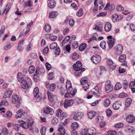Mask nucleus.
I'll return each mask as SVG.
<instances>
[{
	"instance_id": "nucleus-48",
	"label": "nucleus",
	"mask_w": 135,
	"mask_h": 135,
	"mask_svg": "<svg viewBox=\"0 0 135 135\" xmlns=\"http://www.w3.org/2000/svg\"><path fill=\"white\" fill-rule=\"evenodd\" d=\"M120 16L117 15H112L113 16V21L114 22L115 20L117 21L118 20H120L119 18V17Z\"/></svg>"
},
{
	"instance_id": "nucleus-64",
	"label": "nucleus",
	"mask_w": 135,
	"mask_h": 135,
	"mask_svg": "<svg viewBox=\"0 0 135 135\" xmlns=\"http://www.w3.org/2000/svg\"><path fill=\"white\" fill-rule=\"evenodd\" d=\"M88 129L87 128H85L82 130V132L83 133V135H85L88 133Z\"/></svg>"
},
{
	"instance_id": "nucleus-62",
	"label": "nucleus",
	"mask_w": 135,
	"mask_h": 135,
	"mask_svg": "<svg viewBox=\"0 0 135 135\" xmlns=\"http://www.w3.org/2000/svg\"><path fill=\"white\" fill-rule=\"evenodd\" d=\"M127 95L126 93H122L119 94L118 97L120 98H124L127 97Z\"/></svg>"
},
{
	"instance_id": "nucleus-46",
	"label": "nucleus",
	"mask_w": 135,
	"mask_h": 135,
	"mask_svg": "<svg viewBox=\"0 0 135 135\" xmlns=\"http://www.w3.org/2000/svg\"><path fill=\"white\" fill-rule=\"evenodd\" d=\"M93 30H97L98 31L101 32L102 30V27H99L97 25H95V27L93 28Z\"/></svg>"
},
{
	"instance_id": "nucleus-59",
	"label": "nucleus",
	"mask_w": 135,
	"mask_h": 135,
	"mask_svg": "<svg viewBox=\"0 0 135 135\" xmlns=\"http://www.w3.org/2000/svg\"><path fill=\"white\" fill-rule=\"evenodd\" d=\"M107 133L110 135H116L117 134L116 132L115 131H109Z\"/></svg>"
},
{
	"instance_id": "nucleus-6",
	"label": "nucleus",
	"mask_w": 135,
	"mask_h": 135,
	"mask_svg": "<svg viewBox=\"0 0 135 135\" xmlns=\"http://www.w3.org/2000/svg\"><path fill=\"white\" fill-rule=\"evenodd\" d=\"M100 56L98 55H93L91 58V60L95 64L99 63L101 60Z\"/></svg>"
},
{
	"instance_id": "nucleus-2",
	"label": "nucleus",
	"mask_w": 135,
	"mask_h": 135,
	"mask_svg": "<svg viewBox=\"0 0 135 135\" xmlns=\"http://www.w3.org/2000/svg\"><path fill=\"white\" fill-rule=\"evenodd\" d=\"M18 123L20 124H15L13 126V128L16 131L19 130L21 126L25 129H27L31 125L30 123H27L26 124L25 122L23 120L19 121Z\"/></svg>"
},
{
	"instance_id": "nucleus-18",
	"label": "nucleus",
	"mask_w": 135,
	"mask_h": 135,
	"mask_svg": "<svg viewBox=\"0 0 135 135\" xmlns=\"http://www.w3.org/2000/svg\"><path fill=\"white\" fill-rule=\"evenodd\" d=\"M112 28V25L109 22H108L105 23V31L107 32L109 31Z\"/></svg>"
},
{
	"instance_id": "nucleus-45",
	"label": "nucleus",
	"mask_w": 135,
	"mask_h": 135,
	"mask_svg": "<svg viewBox=\"0 0 135 135\" xmlns=\"http://www.w3.org/2000/svg\"><path fill=\"white\" fill-rule=\"evenodd\" d=\"M10 5V3H8L7 5L6 6V8H5L4 9L3 11V12L2 13V14L3 15L4 13L5 12H6V14H7V13L8 11H9V6Z\"/></svg>"
},
{
	"instance_id": "nucleus-25",
	"label": "nucleus",
	"mask_w": 135,
	"mask_h": 135,
	"mask_svg": "<svg viewBox=\"0 0 135 135\" xmlns=\"http://www.w3.org/2000/svg\"><path fill=\"white\" fill-rule=\"evenodd\" d=\"M58 15L57 12L54 11L51 12L49 13V17L50 18H53L55 17Z\"/></svg>"
},
{
	"instance_id": "nucleus-52",
	"label": "nucleus",
	"mask_w": 135,
	"mask_h": 135,
	"mask_svg": "<svg viewBox=\"0 0 135 135\" xmlns=\"http://www.w3.org/2000/svg\"><path fill=\"white\" fill-rule=\"evenodd\" d=\"M87 79L86 78H83L81 79L80 82L81 85L88 83L87 82Z\"/></svg>"
},
{
	"instance_id": "nucleus-3",
	"label": "nucleus",
	"mask_w": 135,
	"mask_h": 135,
	"mask_svg": "<svg viewBox=\"0 0 135 135\" xmlns=\"http://www.w3.org/2000/svg\"><path fill=\"white\" fill-rule=\"evenodd\" d=\"M39 89L37 87H36L33 90V95L34 97L36 98L38 101H40L42 98L41 93L39 92Z\"/></svg>"
},
{
	"instance_id": "nucleus-29",
	"label": "nucleus",
	"mask_w": 135,
	"mask_h": 135,
	"mask_svg": "<svg viewBox=\"0 0 135 135\" xmlns=\"http://www.w3.org/2000/svg\"><path fill=\"white\" fill-rule=\"evenodd\" d=\"M56 3L54 0L51 1L50 2L48 3V6L50 8H52L55 6Z\"/></svg>"
},
{
	"instance_id": "nucleus-47",
	"label": "nucleus",
	"mask_w": 135,
	"mask_h": 135,
	"mask_svg": "<svg viewBox=\"0 0 135 135\" xmlns=\"http://www.w3.org/2000/svg\"><path fill=\"white\" fill-rule=\"evenodd\" d=\"M126 130L129 132H133L134 131L133 128L131 126H128L126 127Z\"/></svg>"
},
{
	"instance_id": "nucleus-26",
	"label": "nucleus",
	"mask_w": 135,
	"mask_h": 135,
	"mask_svg": "<svg viewBox=\"0 0 135 135\" xmlns=\"http://www.w3.org/2000/svg\"><path fill=\"white\" fill-rule=\"evenodd\" d=\"M11 47V43L9 42H7L4 45L3 50H7L8 49H10Z\"/></svg>"
},
{
	"instance_id": "nucleus-20",
	"label": "nucleus",
	"mask_w": 135,
	"mask_h": 135,
	"mask_svg": "<svg viewBox=\"0 0 135 135\" xmlns=\"http://www.w3.org/2000/svg\"><path fill=\"white\" fill-rule=\"evenodd\" d=\"M135 120L134 117L132 115H129L127 118V121L129 123H132Z\"/></svg>"
},
{
	"instance_id": "nucleus-33",
	"label": "nucleus",
	"mask_w": 135,
	"mask_h": 135,
	"mask_svg": "<svg viewBox=\"0 0 135 135\" xmlns=\"http://www.w3.org/2000/svg\"><path fill=\"white\" fill-rule=\"evenodd\" d=\"M86 45L85 43H82L79 45V49L80 51H82L85 49L86 47Z\"/></svg>"
},
{
	"instance_id": "nucleus-50",
	"label": "nucleus",
	"mask_w": 135,
	"mask_h": 135,
	"mask_svg": "<svg viewBox=\"0 0 135 135\" xmlns=\"http://www.w3.org/2000/svg\"><path fill=\"white\" fill-rule=\"evenodd\" d=\"M47 95L49 99L51 101H53V96L52 94L51 93H47Z\"/></svg>"
},
{
	"instance_id": "nucleus-31",
	"label": "nucleus",
	"mask_w": 135,
	"mask_h": 135,
	"mask_svg": "<svg viewBox=\"0 0 135 135\" xmlns=\"http://www.w3.org/2000/svg\"><path fill=\"white\" fill-rule=\"evenodd\" d=\"M122 87V85L121 83L118 82L114 86V89L115 90H118L121 89Z\"/></svg>"
},
{
	"instance_id": "nucleus-44",
	"label": "nucleus",
	"mask_w": 135,
	"mask_h": 135,
	"mask_svg": "<svg viewBox=\"0 0 135 135\" xmlns=\"http://www.w3.org/2000/svg\"><path fill=\"white\" fill-rule=\"evenodd\" d=\"M35 67L34 66H31L29 67L28 71L30 74H32L35 71Z\"/></svg>"
},
{
	"instance_id": "nucleus-19",
	"label": "nucleus",
	"mask_w": 135,
	"mask_h": 135,
	"mask_svg": "<svg viewBox=\"0 0 135 135\" xmlns=\"http://www.w3.org/2000/svg\"><path fill=\"white\" fill-rule=\"evenodd\" d=\"M94 89L95 90V91H91V92H92V93H93L94 95L97 97H99L100 95L101 94L99 91V88L98 86H96Z\"/></svg>"
},
{
	"instance_id": "nucleus-21",
	"label": "nucleus",
	"mask_w": 135,
	"mask_h": 135,
	"mask_svg": "<svg viewBox=\"0 0 135 135\" xmlns=\"http://www.w3.org/2000/svg\"><path fill=\"white\" fill-rule=\"evenodd\" d=\"M18 100V96L16 94H13L12 96V102L13 104L16 103Z\"/></svg>"
},
{
	"instance_id": "nucleus-53",
	"label": "nucleus",
	"mask_w": 135,
	"mask_h": 135,
	"mask_svg": "<svg viewBox=\"0 0 135 135\" xmlns=\"http://www.w3.org/2000/svg\"><path fill=\"white\" fill-rule=\"evenodd\" d=\"M124 124L121 123L116 124L115 125V127L117 128H120L123 126Z\"/></svg>"
},
{
	"instance_id": "nucleus-32",
	"label": "nucleus",
	"mask_w": 135,
	"mask_h": 135,
	"mask_svg": "<svg viewBox=\"0 0 135 135\" xmlns=\"http://www.w3.org/2000/svg\"><path fill=\"white\" fill-rule=\"evenodd\" d=\"M89 132L91 135H95L96 134V130L94 128L92 127L89 129Z\"/></svg>"
},
{
	"instance_id": "nucleus-49",
	"label": "nucleus",
	"mask_w": 135,
	"mask_h": 135,
	"mask_svg": "<svg viewBox=\"0 0 135 135\" xmlns=\"http://www.w3.org/2000/svg\"><path fill=\"white\" fill-rule=\"evenodd\" d=\"M106 44V42L104 41H103L100 44V46L103 49H105Z\"/></svg>"
},
{
	"instance_id": "nucleus-11",
	"label": "nucleus",
	"mask_w": 135,
	"mask_h": 135,
	"mask_svg": "<svg viewBox=\"0 0 135 135\" xmlns=\"http://www.w3.org/2000/svg\"><path fill=\"white\" fill-rule=\"evenodd\" d=\"M74 100L72 99L68 100L65 99L64 103V107L65 108H67L71 106L74 103Z\"/></svg>"
},
{
	"instance_id": "nucleus-38",
	"label": "nucleus",
	"mask_w": 135,
	"mask_h": 135,
	"mask_svg": "<svg viewBox=\"0 0 135 135\" xmlns=\"http://www.w3.org/2000/svg\"><path fill=\"white\" fill-rule=\"evenodd\" d=\"M83 9L82 8H81L77 12L76 15L78 17H80L83 15Z\"/></svg>"
},
{
	"instance_id": "nucleus-37",
	"label": "nucleus",
	"mask_w": 135,
	"mask_h": 135,
	"mask_svg": "<svg viewBox=\"0 0 135 135\" xmlns=\"http://www.w3.org/2000/svg\"><path fill=\"white\" fill-rule=\"evenodd\" d=\"M57 47V44L56 42L52 43L50 45V49L51 50H53Z\"/></svg>"
},
{
	"instance_id": "nucleus-27",
	"label": "nucleus",
	"mask_w": 135,
	"mask_h": 135,
	"mask_svg": "<svg viewBox=\"0 0 135 135\" xmlns=\"http://www.w3.org/2000/svg\"><path fill=\"white\" fill-rule=\"evenodd\" d=\"M12 116V112L9 111H8L4 115V117L7 119L11 118Z\"/></svg>"
},
{
	"instance_id": "nucleus-57",
	"label": "nucleus",
	"mask_w": 135,
	"mask_h": 135,
	"mask_svg": "<svg viewBox=\"0 0 135 135\" xmlns=\"http://www.w3.org/2000/svg\"><path fill=\"white\" fill-rule=\"evenodd\" d=\"M106 112L108 117L110 116L112 114V112L110 109H107L106 111Z\"/></svg>"
},
{
	"instance_id": "nucleus-35",
	"label": "nucleus",
	"mask_w": 135,
	"mask_h": 135,
	"mask_svg": "<svg viewBox=\"0 0 135 135\" xmlns=\"http://www.w3.org/2000/svg\"><path fill=\"white\" fill-rule=\"evenodd\" d=\"M72 59L73 60H77L79 57V55L76 52H74L72 55Z\"/></svg>"
},
{
	"instance_id": "nucleus-13",
	"label": "nucleus",
	"mask_w": 135,
	"mask_h": 135,
	"mask_svg": "<svg viewBox=\"0 0 135 135\" xmlns=\"http://www.w3.org/2000/svg\"><path fill=\"white\" fill-rule=\"evenodd\" d=\"M115 8L114 5L113 4H110L109 3L107 4L105 7L104 8V10L105 11L109 10L110 11H112Z\"/></svg>"
},
{
	"instance_id": "nucleus-42",
	"label": "nucleus",
	"mask_w": 135,
	"mask_h": 135,
	"mask_svg": "<svg viewBox=\"0 0 135 135\" xmlns=\"http://www.w3.org/2000/svg\"><path fill=\"white\" fill-rule=\"evenodd\" d=\"M82 85H83V88L85 91H86V90L88 89L89 88V84L88 83H85Z\"/></svg>"
},
{
	"instance_id": "nucleus-58",
	"label": "nucleus",
	"mask_w": 135,
	"mask_h": 135,
	"mask_svg": "<svg viewBox=\"0 0 135 135\" xmlns=\"http://www.w3.org/2000/svg\"><path fill=\"white\" fill-rule=\"evenodd\" d=\"M58 122V120L56 118H54L52 121V123L53 124H56Z\"/></svg>"
},
{
	"instance_id": "nucleus-54",
	"label": "nucleus",
	"mask_w": 135,
	"mask_h": 135,
	"mask_svg": "<svg viewBox=\"0 0 135 135\" xmlns=\"http://www.w3.org/2000/svg\"><path fill=\"white\" fill-rule=\"evenodd\" d=\"M46 128L45 127H43L40 130V132L42 135H45Z\"/></svg>"
},
{
	"instance_id": "nucleus-17",
	"label": "nucleus",
	"mask_w": 135,
	"mask_h": 135,
	"mask_svg": "<svg viewBox=\"0 0 135 135\" xmlns=\"http://www.w3.org/2000/svg\"><path fill=\"white\" fill-rule=\"evenodd\" d=\"M121 102L120 101L115 102L113 104V107L115 110H118L121 105Z\"/></svg>"
},
{
	"instance_id": "nucleus-5",
	"label": "nucleus",
	"mask_w": 135,
	"mask_h": 135,
	"mask_svg": "<svg viewBox=\"0 0 135 135\" xmlns=\"http://www.w3.org/2000/svg\"><path fill=\"white\" fill-rule=\"evenodd\" d=\"M56 115L61 120L65 118L66 117V113L64 112H62L61 110L60 109H59L56 110Z\"/></svg>"
},
{
	"instance_id": "nucleus-7",
	"label": "nucleus",
	"mask_w": 135,
	"mask_h": 135,
	"mask_svg": "<svg viewBox=\"0 0 135 135\" xmlns=\"http://www.w3.org/2000/svg\"><path fill=\"white\" fill-rule=\"evenodd\" d=\"M107 38L108 39L107 41L108 44L109 46V48H111L113 46L114 43V39L112 38L111 36H108Z\"/></svg>"
},
{
	"instance_id": "nucleus-16",
	"label": "nucleus",
	"mask_w": 135,
	"mask_h": 135,
	"mask_svg": "<svg viewBox=\"0 0 135 135\" xmlns=\"http://www.w3.org/2000/svg\"><path fill=\"white\" fill-rule=\"evenodd\" d=\"M83 114L80 112H78L74 114V119L76 120H78L81 119L82 117Z\"/></svg>"
},
{
	"instance_id": "nucleus-15",
	"label": "nucleus",
	"mask_w": 135,
	"mask_h": 135,
	"mask_svg": "<svg viewBox=\"0 0 135 135\" xmlns=\"http://www.w3.org/2000/svg\"><path fill=\"white\" fill-rule=\"evenodd\" d=\"M65 124L63 122L61 123L59 125V128L58 129V131L59 132L65 133V129L64 128V126Z\"/></svg>"
},
{
	"instance_id": "nucleus-12",
	"label": "nucleus",
	"mask_w": 135,
	"mask_h": 135,
	"mask_svg": "<svg viewBox=\"0 0 135 135\" xmlns=\"http://www.w3.org/2000/svg\"><path fill=\"white\" fill-rule=\"evenodd\" d=\"M44 111L45 113L46 114H49L51 115H53L54 112V110L50 107L45 108Z\"/></svg>"
},
{
	"instance_id": "nucleus-60",
	"label": "nucleus",
	"mask_w": 135,
	"mask_h": 135,
	"mask_svg": "<svg viewBox=\"0 0 135 135\" xmlns=\"http://www.w3.org/2000/svg\"><path fill=\"white\" fill-rule=\"evenodd\" d=\"M117 9L118 11H121L124 10V8L121 5H119L117 7Z\"/></svg>"
},
{
	"instance_id": "nucleus-9",
	"label": "nucleus",
	"mask_w": 135,
	"mask_h": 135,
	"mask_svg": "<svg viewBox=\"0 0 135 135\" xmlns=\"http://www.w3.org/2000/svg\"><path fill=\"white\" fill-rule=\"evenodd\" d=\"M74 69L76 71H80L82 68V64L80 61L77 62L73 65Z\"/></svg>"
},
{
	"instance_id": "nucleus-4",
	"label": "nucleus",
	"mask_w": 135,
	"mask_h": 135,
	"mask_svg": "<svg viewBox=\"0 0 135 135\" xmlns=\"http://www.w3.org/2000/svg\"><path fill=\"white\" fill-rule=\"evenodd\" d=\"M113 86L111 84L110 80H108L105 82V88L106 92L109 93L113 89Z\"/></svg>"
},
{
	"instance_id": "nucleus-51",
	"label": "nucleus",
	"mask_w": 135,
	"mask_h": 135,
	"mask_svg": "<svg viewBox=\"0 0 135 135\" xmlns=\"http://www.w3.org/2000/svg\"><path fill=\"white\" fill-rule=\"evenodd\" d=\"M132 102V100L130 98H127L126 101L125 105L126 106H128V105H129Z\"/></svg>"
},
{
	"instance_id": "nucleus-23",
	"label": "nucleus",
	"mask_w": 135,
	"mask_h": 135,
	"mask_svg": "<svg viewBox=\"0 0 135 135\" xmlns=\"http://www.w3.org/2000/svg\"><path fill=\"white\" fill-rule=\"evenodd\" d=\"M79 127V124L76 122L73 123L71 126V130H75L76 129Z\"/></svg>"
},
{
	"instance_id": "nucleus-8",
	"label": "nucleus",
	"mask_w": 135,
	"mask_h": 135,
	"mask_svg": "<svg viewBox=\"0 0 135 135\" xmlns=\"http://www.w3.org/2000/svg\"><path fill=\"white\" fill-rule=\"evenodd\" d=\"M21 83V87L22 88L25 89L29 87L30 84L28 82H27L26 80L24 79L21 80V81H19Z\"/></svg>"
},
{
	"instance_id": "nucleus-14",
	"label": "nucleus",
	"mask_w": 135,
	"mask_h": 135,
	"mask_svg": "<svg viewBox=\"0 0 135 135\" xmlns=\"http://www.w3.org/2000/svg\"><path fill=\"white\" fill-rule=\"evenodd\" d=\"M115 50L117 54H121L123 50V46L121 45H118L115 47Z\"/></svg>"
},
{
	"instance_id": "nucleus-24",
	"label": "nucleus",
	"mask_w": 135,
	"mask_h": 135,
	"mask_svg": "<svg viewBox=\"0 0 135 135\" xmlns=\"http://www.w3.org/2000/svg\"><path fill=\"white\" fill-rule=\"evenodd\" d=\"M33 78L35 82H37L39 80V73L37 70L35 71Z\"/></svg>"
},
{
	"instance_id": "nucleus-61",
	"label": "nucleus",
	"mask_w": 135,
	"mask_h": 135,
	"mask_svg": "<svg viewBox=\"0 0 135 135\" xmlns=\"http://www.w3.org/2000/svg\"><path fill=\"white\" fill-rule=\"evenodd\" d=\"M107 13L106 12H102L98 14L97 16L98 17H100V16H104L106 15Z\"/></svg>"
},
{
	"instance_id": "nucleus-56",
	"label": "nucleus",
	"mask_w": 135,
	"mask_h": 135,
	"mask_svg": "<svg viewBox=\"0 0 135 135\" xmlns=\"http://www.w3.org/2000/svg\"><path fill=\"white\" fill-rule=\"evenodd\" d=\"M5 30V27L4 26H2L0 31V37L3 35Z\"/></svg>"
},
{
	"instance_id": "nucleus-10",
	"label": "nucleus",
	"mask_w": 135,
	"mask_h": 135,
	"mask_svg": "<svg viewBox=\"0 0 135 135\" xmlns=\"http://www.w3.org/2000/svg\"><path fill=\"white\" fill-rule=\"evenodd\" d=\"M107 63L109 66V68L111 71H112L115 68V65H114L113 61L110 59H108L107 61Z\"/></svg>"
},
{
	"instance_id": "nucleus-43",
	"label": "nucleus",
	"mask_w": 135,
	"mask_h": 135,
	"mask_svg": "<svg viewBox=\"0 0 135 135\" xmlns=\"http://www.w3.org/2000/svg\"><path fill=\"white\" fill-rule=\"evenodd\" d=\"M17 78L18 81H21L22 80L24 79V78L22 77V75L21 73H18Z\"/></svg>"
},
{
	"instance_id": "nucleus-1",
	"label": "nucleus",
	"mask_w": 135,
	"mask_h": 135,
	"mask_svg": "<svg viewBox=\"0 0 135 135\" xmlns=\"http://www.w3.org/2000/svg\"><path fill=\"white\" fill-rule=\"evenodd\" d=\"M66 88L67 90V93H66L65 94V97L68 98L69 97H73L75 94L76 90L75 89L72 90V86L70 81L68 80L66 83Z\"/></svg>"
},
{
	"instance_id": "nucleus-63",
	"label": "nucleus",
	"mask_w": 135,
	"mask_h": 135,
	"mask_svg": "<svg viewBox=\"0 0 135 135\" xmlns=\"http://www.w3.org/2000/svg\"><path fill=\"white\" fill-rule=\"evenodd\" d=\"M130 29L132 31H134L135 30V25L133 24H131L129 25Z\"/></svg>"
},
{
	"instance_id": "nucleus-39",
	"label": "nucleus",
	"mask_w": 135,
	"mask_h": 135,
	"mask_svg": "<svg viewBox=\"0 0 135 135\" xmlns=\"http://www.w3.org/2000/svg\"><path fill=\"white\" fill-rule=\"evenodd\" d=\"M56 85L55 84H52L50 85L49 88V90L50 91H54L56 88Z\"/></svg>"
},
{
	"instance_id": "nucleus-30",
	"label": "nucleus",
	"mask_w": 135,
	"mask_h": 135,
	"mask_svg": "<svg viewBox=\"0 0 135 135\" xmlns=\"http://www.w3.org/2000/svg\"><path fill=\"white\" fill-rule=\"evenodd\" d=\"M110 103V101L108 99H106L104 100L103 104L105 107H108Z\"/></svg>"
},
{
	"instance_id": "nucleus-34",
	"label": "nucleus",
	"mask_w": 135,
	"mask_h": 135,
	"mask_svg": "<svg viewBox=\"0 0 135 135\" xmlns=\"http://www.w3.org/2000/svg\"><path fill=\"white\" fill-rule=\"evenodd\" d=\"M95 114V112L94 111L90 112L88 113V115L89 118L91 119L94 117Z\"/></svg>"
},
{
	"instance_id": "nucleus-22",
	"label": "nucleus",
	"mask_w": 135,
	"mask_h": 135,
	"mask_svg": "<svg viewBox=\"0 0 135 135\" xmlns=\"http://www.w3.org/2000/svg\"><path fill=\"white\" fill-rule=\"evenodd\" d=\"M12 93V91L10 90H9L6 91L4 94L3 97L4 98H9L10 97Z\"/></svg>"
},
{
	"instance_id": "nucleus-40",
	"label": "nucleus",
	"mask_w": 135,
	"mask_h": 135,
	"mask_svg": "<svg viewBox=\"0 0 135 135\" xmlns=\"http://www.w3.org/2000/svg\"><path fill=\"white\" fill-rule=\"evenodd\" d=\"M9 104V103L5 99L2 101L0 103V106H1L2 105H3L5 106H7Z\"/></svg>"
},
{
	"instance_id": "nucleus-28",
	"label": "nucleus",
	"mask_w": 135,
	"mask_h": 135,
	"mask_svg": "<svg viewBox=\"0 0 135 135\" xmlns=\"http://www.w3.org/2000/svg\"><path fill=\"white\" fill-rule=\"evenodd\" d=\"M126 59V55L124 54H122L119 56L118 60L120 62H123L125 61Z\"/></svg>"
},
{
	"instance_id": "nucleus-36",
	"label": "nucleus",
	"mask_w": 135,
	"mask_h": 135,
	"mask_svg": "<svg viewBox=\"0 0 135 135\" xmlns=\"http://www.w3.org/2000/svg\"><path fill=\"white\" fill-rule=\"evenodd\" d=\"M44 29L46 32L50 31L51 30V28L50 25L48 24H46L44 27Z\"/></svg>"
},
{
	"instance_id": "nucleus-55",
	"label": "nucleus",
	"mask_w": 135,
	"mask_h": 135,
	"mask_svg": "<svg viewBox=\"0 0 135 135\" xmlns=\"http://www.w3.org/2000/svg\"><path fill=\"white\" fill-rule=\"evenodd\" d=\"M72 48L76 49L78 46V43L77 42H74L72 43Z\"/></svg>"
},
{
	"instance_id": "nucleus-41",
	"label": "nucleus",
	"mask_w": 135,
	"mask_h": 135,
	"mask_svg": "<svg viewBox=\"0 0 135 135\" xmlns=\"http://www.w3.org/2000/svg\"><path fill=\"white\" fill-rule=\"evenodd\" d=\"M60 52V50L59 47H57L55 50L54 54L56 55H58Z\"/></svg>"
}]
</instances>
